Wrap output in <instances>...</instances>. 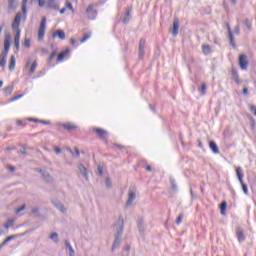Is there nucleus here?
<instances>
[{
  "mask_svg": "<svg viewBox=\"0 0 256 256\" xmlns=\"http://www.w3.org/2000/svg\"><path fill=\"white\" fill-rule=\"evenodd\" d=\"M23 17H27V2L22 3V13L18 12L12 23V29L13 31H16V35L14 36V46L16 47L17 51H19L20 49L21 29H19V27L21 25V19H23Z\"/></svg>",
  "mask_w": 256,
  "mask_h": 256,
  "instance_id": "nucleus-1",
  "label": "nucleus"
},
{
  "mask_svg": "<svg viewBox=\"0 0 256 256\" xmlns=\"http://www.w3.org/2000/svg\"><path fill=\"white\" fill-rule=\"evenodd\" d=\"M11 48V35L7 34L4 38V50L0 55V67L7 65V55H9V49Z\"/></svg>",
  "mask_w": 256,
  "mask_h": 256,
  "instance_id": "nucleus-2",
  "label": "nucleus"
},
{
  "mask_svg": "<svg viewBox=\"0 0 256 256\" xmlns=\"http://www.w3.org/2000/svg\"><path fill=\"white\" fill-rule=\"evenodd\" d=\"M236 175L238 177V181L242 185V191L244 192L245 195H249V189L247 188V184L243 183L244 175H243V170L241 169V167L236 168Z\"/></svg>",
  "mask_w": 256,
  "mask_h": 256,
  "instance_id": "nucleus-3",
  "label": "nucleus"
},
{
  "mask_svg": "<svg viewBox=\"0 0 256 256\" xmlns=\"http://www.w3.org/2000/svg\"><path fill=\"white\" fill-rule=\"evenodd\" d=\"M47 29V18H42V21L40 23V27L38 29V41H42L45 39V31Z\"/></svg>",
  "mask_w": 256,
  "mask_h": 256,
  "instance_id": "nucleus-4",
  "label": "nucleus"
},
{
  "mask_svg": "<svg viewBox=\"0 0 256 256\" xmlns=\"http://www.w3.org/2000/svg\"><path fill=\"white\" fill-rule=\"evenodd\" d=\"M239 66L242 71H247V67H249V60H247V55L241 54L239 56Z\"/></svg>",
  "mask_w": 256,
  "mask_h": 256,
  "instance_id": "nucleus-5",
  "label": "nucleus"
},
{
  "mask_svg": "<svg viewBox=\"0 0 256 256\" xmlns=\"http://www.w3.org/2000/svg\"><path fill=\"white\" fill-rule=\"evenodd\" d=\"M39 7H45L47 9H59V5H55V2L54 1H48V2H45V1H39Z\"/></svg>",
  "mask_w": 256,
  "mask_h": 256,
  "instance_id": "nucleus-6",
  "label": "nucleus"
},
{
  "mask_svg": "<svg viewBox=\"0 0 256 256\" xmlns=\"http://www.w3.org/2000/svg\"><path fill=\"white\" fill-rule=\"evenodd\" d=\"M69 49H66L62 52H60L58 55H57V59H56V63H63V61H65V59H67V57H69Z\"/></svg>",
  "mask_w": 256,
  "mask_h": 256,
  "instance_id": "nucleus-7",
  "label": "nucleus"
},
{
  "mask_svg": "<svg viewBox=\"0 0 256 256\" xmlns=\"http://www.w3.org/2000/svg\"><path fill=\"white\" fill-rule=\"evenodd\" d=\"M29 61L25 65V70L27 71L28 75H33L37 69V60H35L32 65L29 67Z\"/></svg>",
  "mask_w": 256,
  "mask_h": 256,
  "instance_id": "nucleus-8",
  "label": "nucleus"
},
{
  "mask_svg": "<svg viewBox=\"0 0 256 256\" xmlns=\"http://www.w3.org/2000/svg\"><path fill=\"white\" fill-rule=\"evenodd\" d=\"M172 35L174 37H177V35H179V18L174 19Z\"/></svg>",
  "mask_w": 256,
  "mask_h": 256,
  "instance_id": "nucleus-9",
  "label": "nucleus"
},
{
  "mask_svg": "<svg viewBox=\"0 0 256 256\" xmlns=\"http://www.w3.org/2000/svg\"><path fill=\"white\" fill-rule=\"evenodd\" d=\"M143 55H145V39H140L139 42V57L143 59Z\"/></svg>",
  "mask_w": 256,
  "mask_h": 256,
  "instance_id": "nucleus-10",
  "label": "nucleus"
},
{
  "mask_svg": "<svg viewBox=\"0 0 256 256\" xmlns=\"http://www.w3.org/2000/svg\"><path fill=\"white\" fill-rule=\"evenodd\" d=\"M209 148L211 149V151L213 153H215V155H218V153H219V146H217V143H215V141H210L209 142Z\"/></svg>",
  "mask_w": 256,
  "mask_h": 256,
  "instance_id": "nucleus-11",
  "label": "nucleus"
},
{
  "mask_svg": "<svg viewBox=\"0 0 256 256\" xmlns=\"http://www.w3.org/2000/svg\"><path fill=\"white\" fill-rule=\"evenodd\" d=\"M86 12L90 15L91 19H95V17H97V10L93 9V6H89Z\"/></svg>",
  "mask_w": 256,
  "mask_h": 256,
  "instance_id": "nucleus-12",
  "label": "nucleus"
},
{
  "mask_svg": "<svg viewBox=\"0 0 256 256\" xmlns=\"http://www.w3.org/2000/svg\"><path fill=\"white\" fill-rule=\"evenodd\" d=\"M63 129H66V131H76L77 129V125L73 124V123H67L62 125Z\"/></svg>",
  "mask_w": 256,
  "mask_h": 256,
  "instance_id": "nucleus-13",
  "label": "nucleus"
},
{
  "mask_svg": "<svg viewBox=\"0 0 256 256\" xmlns=\"http://www.w3.org/2000/svg\"><path fill=\"white\" fill-rule=\"evenodd\" d=\"M52 37L55 39V37H59L62 41L65 39V32L63 30H56L55 33L52 35Z\"/></svg>",
  "mask_w": 256,
  "mask_h": 256,
  "instance_id": "nucleus-14",
  "label": "nucleus"
},
{
  "mask_svg": "<svg viewBox=\"0 0 256 256\" xmlns=\"http://www.w3.org/2000/svg\"><path fill=\"white\" fill-rule=\"evenodd\" d=\"M15 65H16L15 55H12V56L10 57L9 70H10V71L15 70Z\"/></svg>",
  "mask_w": 256,
  "mask_h": 256,
  "instance_id": "nucleus-15",
  "label": "nucleus"
},
{
  "mask_svg": "<svg viewBox=\"0 0 256 256\" xmlns=\"http://www.w3.org/2000/svg\"><path fill=\"white\" fill-rule=\"evenodd\" d=\"M202 53H204V55H210L211 47L207 44L202 45Z\"/></svg>",
  "mask_w": 256,
  "mask_h": 256,
  "instance_id": "nucleus-16",
  "label": "nucleus"
},
{
  "mask_svg": "<svg viewBox=\"0 0 256 256\" xmlns=\"http://www.w3.org/2000/svg\"><path fill=\"white\" fill-rule=\"evenodd\" d=\"M94 131L100 136L101 138H104L107 135V131L101 129V128H96Z\"/></svg>",
  "mask_w": 256,
  "mask_h": 256,
  "instance_id": "nucleus-17",
  "label": "nucleus"
},
{
  "mask_svg": "<svg viewBox=\"0 0 256 256\" xmlns=\"http://www.w3.org/2000/svg\"><path fill=\"white\" fill-rule=\"evenodd\" d=\"M232 79L233 81H235V83H240V79H239V73H237V71H232Z\"/></svg>",
  "mask_w": 256,
  "mask_h": 256,
  "instance_id": "nucleus-18",
  "label": "nucleus"
},
{
  "mask_svg": "<svg viewBox=\"0 0 256 256\" xmlns=\"http://www.w3.org/2000/svg\"><path fill=\"white\" fill-rule=\"evenodd\" d=\"M67 9H69L70 11H73V5H71L69 2L66 3L65 8H62L60 10V13L63 15V13H65V11H67Z\"/></svg>",
  "mask_w": 256,
  "mask_h": 256,
  "instance_id": "nucleus-19",
  "label": "nucleus"
},
{
  "mask_svg": "<svg viewBox=\"0 0 256 256\" xmlns=\"http://www.w3.org/2000/svg\"><path fill=\"white\" fill-rule=\"evenodd\" d=\"M23 47H26L29 49L31 47V39L30 38H25L24 41L22 42Z\"/></svg>",
  "mask_w": 256,
  "mask_h": 256,
  "instance_id": "nucleus-20",
  "label": "nucleus"
},
{
  "mask_svg": "<svg viewBox=\"0 0 256 256\" xmlns=\"http://www.w3.org/2000/svg\"><path fill=\"white\" fill-rule=\"evenodd\" d=\"M135 197H136L135 193H134V192H131V193L129 194V198H128V201H127V205H131V203H133V201H135Z\"/></svg>",
  "mask_w": 256,
  "mask_h": 256,
  "instance_id": "nucleus-21",
  "label": "nucleus"
},
{
  "mask_svg": "<svg viewBox=\"0 0 256 256\" xmlns=\"http://www.w3.org/2000/svg\"><path fill=\"white\" fill-rule=\"evenodd\" d=\"M237 239H238V241H245V234L243 233V231L242 230H240V231H238L237 232Z\"/></svg>",
  "mask_w": 256,
  "mask_h": 256,
  "instance_id": "nucleus-22",
  "label": "nucleus"
},
{
  "mask_svg": "<svg viewBox=\"0 0 256 256\" xmlns=\"http://www.w3.org/2000/svg\"><path fill=\"white\" fill-rule=\"evenodd\" d=\"M13 239H17V235H11L8 236L2 243V245H7V243H9V241H13Z\"/></svg>",
  "mask_w": 256,
  "mask_h": 256,
  "instance_id": "nucleus-23",
  "label": "nucleus"
},
{
  "mask_svg": "<svg viewBox=\"0 0 256 256\" xmlns=\"http://www.w3.org/2000/svg\"><path fill=\"white\" fill-rule=\"evenodd\" d=\"M227 210V202H222L220 205V211L222 215H225V211Z\"/></svg>",
  "mask_w": 256,
  "mask_h": 256,
  "instance_id": "nucleus-24",
  "label": "nucleus"
},
{
  "mask_svg": "<svg viewBox=\"0 0 256 256\" xmlns=\"http://www.w3.org/2000/svg\"><path fill=\"white\" fill-rule=\"evenodd\" d=\"M57 57V50H54L51 54H50V56H49V58H48V63H51L52 61H53V59H55Z\"/></svg>",
  "mask_w": 256,
  "mask_h": 256,
  "instance_id": "nucleus-25",
  "label": "nucleus"
},
{
  "mask_svg": "<svg viewBox=\"0 0 256 256\" xmlns=\"http://www.w3.org/2000/svg\"><path fill=\"white\" fill-rule=\"evenodd\" d=\"M79 171L84 175V177H87V168H85V166L79 165Z\"/></svg>",
  "mask_w": 256,
  "mask_h": 256,
  "instance_id": "nucleus-26",
  "label": "nucleus"
},
{
  "mask_svg": "<svg viewBox=\"0 0 256 256\" xmlns=\"http://www.w3.org/2000/svg\"><path fill=\"white\" fill-rule=\"evenodd\" d=\"M206 91H207V84L203 83L200 90L201 95H205Z\"/></svg>",
  "mask_w": 256,
  "mask_h": 256,
  "instance_id": "nucleus-27",
  "label": "nucleus"
},
{
  "mask_svg": "<svg viewBox=\"0 0 256 256\" xmlns=\"http://www.w3.org/2000/svg\"><path fill=\"white\" fill-rule=\"evenodd\" d=\"M230 43L233 47H235V38L233 37V33H230L229 35Z\"/></svg>",
  "mask_w": 256,
  "mask_h": 256,
  "instance_id": "nucleus-28",
  "label": "nucleus"
},
{
  "mask_svg": "<svg viewBox=\"0 0 256 256\" xmlns=\"http://www.w3.org/2000/svg\"><path fill=\"white\" fill-rule=\"evenodd\" d=\"M182 221H183V214H180L176 220L177 225H181Z\"/></svg>",
  "mask_w": 256,
  "mask_h": 256,
  "instance_id": "nucleus-29",
  "label": "nucleus"
},
{
  "mask_svg": "<svg viewBox=\"0 0 256 256\" xmlns=\"http://www.w3.org/2000/svg\"><path fill=\"white\" fill-rule=\"evenodd\" d=\"M91 37V34H85L84 37L81 39V43H85V41H87V39H89Z\"/></svg>",
  "mask_w": 256,
  "mask_h": 256,
  "instance_id": "nucleus-30",
  "label": "nucleus"
},
{
  "mask_svg": "<svg viewBox=\"0 0 256 256\" xmlns=\"http://www.w3.org/2000/svg\"><path fill=\"white\" fill-rule=\"evenodd\" d=\"M16 125H18V127H25V123L23 120H17Z\"/></svg>",
  "mask_w": 256,
  "mask_h": 256,
  "instance_id": "nucleus-31",
  "label": "nucleus"
},
{
  "mask_svg": "<svg viewBox=\"0 0 256 256\" xmlns=\"http://www.w3.org/2000/svg\"><path fill=\"white\" fill-rule=\"evenodd\" d=\"M249 109L253 113V115H255V117H256V107L254 105H250Z\"/></svg>",
  "mask_w": 256,
  "mask_h": 256,
  "instance_id": "nucleus-32",
  "label": "nucleus"
},
{
  "mask_svg": "<svg viewBox=\"0 0 256 256\" xmlns=\"http://www.w3.org/2000/svg\"><path fill=\"white\" fill-rule=\"evenodd\" d=\"M21 211H25V205H22L20 208L16 210V215H19Z\"/></svg>",
  "mask_w": 256,
  "mask_h": 256,
  "instance_id": "nucleus-33",
  "label": "nucleus"
},
{
  "mask_svg": "<svg viewBox=\"0 0 256 256\" xmlns=\"http://www.w3.org/2000/svg\"><path fill=\"white\" fill-rule=\"evenodd\" d=\"M66 247H68L70 249V255L73 256V247H71V244H69L68 242H66Z\"/></svg>",
  "mask_w": 256,
  "mask_h": 256,
  "instance_id": "nucleus-34",
  "label": "nucleus"
},
{
  "mask_svg": "<svg viewBox=\"0 0 256 256\" xmlns=\"http://www.w3.org/2000/svg\"><path fill=\"white\" fill-rule=\"evenodd\" d=\"M245 25L248 27V29H251V21H249V19L245 20Z\"/></svg>",
  "mask_w": 256,
  "mask_h": 256,
  "instance_id": "nucleus-35",
  "label": "nucleus"
},
{
  "mask_svg": "<svg viewBox=\"0 0 256 256\" xmlns=\"http://www.w3.org/2000/svg\"><path fill=\"white\" fill-rule=\"evenodd\" d=\"M21 97H23V94L14 96V97L12 98V101H17V99H21Z\"/></svg>",
  "mask_w": 256,
  "mask_h": 256,
  "instance_id": "nucleus-36",
  "label": "nucleus"
},
{
  "mask_svg": "<svg viewBox=\"0 0 256 256\" xmlns=\"http://www.w3.org/2000/svg\"><path fill=\"white\" fill-rule=\"evenodd\" d=\"M57 237H58L57 233H52V234L50 235V239H52V240L57 239Z\"/></svg>",
  "mask_w": 256,
  "mask_h": 256,
  "instance_id": "nucleus-37",
  "label": "nucleus"
},
{
  "mask_svg": "<svg viewBox=\"0 0 256 256\" xmlns=\"http://www.w3.org/2000/svg\"><path fill=\"white\" fill-rule=\"evenodd\" d=\"M98 173H99V175H103V167L102 166H98Z\"/></svg>",
  "mask_w": 256,
  "mask_h": 256,
  "instance_id": "nucleus-38",
  "label": "nucleus"
},
{
  "mask_svg": "<svg viewBox=\"0 0 256 256\" xmlns=\"http://www.w3.org/2000/svg\"><path fill=\"white\" fill-rule=\"evenodd\" d=\"M227 29H228V35L230 36L231 33H233V32L231 31V26H229V24L227 25Z\"/></svg>",
  "mask_w": 256,
  "mask_h": 256,
  "instance_id": "nucleus-39",
  "label": "nucleus"
},
{
  "mask_svg": "<svg viewBox=\"0 0 256 256\" xmlns=\"http://www.w3.org/2000/svg\"><path fill=\"white\" fill-rule=\"evenodd\" d=\"M106 185L108 186V187H111V180L108 178V179H106Z\"/></svg>",
  "mask_w": 256,
  "mask_h": 256,
  "instance_id": "nucleus-40",
  "label": "nucleus"
},
{
  "mask_svg": "<svg viewBox=\"0 0 256 256\" xmlns=\"http://www.w3.org/2000/svg\"><path fill=\"white\" fill-rule=\"evenodd\" d=\"M59 209H60V211H61L62 213H65V207L60 206Z\"/></svg>",
  "mask_w": 256,
  "mask_h": 256,
  "instance_id": "nucleus-41",
  "label": "nucleus"
},
{
  "mask_svg": "<svg viewBox=\"0 0 256 256\" xmlns=\"http://www.w3.org/2000/svg\"><path fill=\"white\" fill-rule=\"evenodd\" d=\"M9 9H16V7H13V2L9 4Z\"/></svg>",
  "mask_w": 256,
  "mask_h": 256,
  "instance_id": "nucleus-42",
  "label": "nucleus"
},
{
  "mask_svg": "<svg viewBox=\"0 0 256 256\" xmlns=\"http://www.w3.org/2000/svg\"><path fill=\"white\" fill-rule=\"evenodd\" d=\"M235 31H236V34L239 35V31H240L239 26H237V27L235 28Z\"/></svg>",
  "mask_w": 256,
  "mask_h": 256,
  "instance_id": "nucleus-43",
  "label": "nucleus"
},
{
  "mask_svg": "<svg viewBox=\"0 0 256 256\" xmlns=\"http://www.w3.org/2000/svg\"><path fill=\"white\" fill-rule=\"evenodd\" d=\"M70 43H71V45H75V43H76L75 39H70Z\"/></svg>",
  "mask_w": 256,
  "mask_h": 256,
  "instance_id": "nucleus-44",
  "label": "nucleus"
},
{
  "mask_svg": "<svg viewBox=\"0 0 256 256\" xmlns=\"http://www.w3.org/2000/svg\"><path fill=\"white\" fill-rule=\"evenodd\" d=\"M248 91H249V90H248L247 88H244V89H243L244 95H247Z\"/></svg>",
  "mask_w": 256,
  "mask_h": 256,
  "instance_id": "nucleus-45",
  "label": "nucleus"
},
{
  "mask_svg": "<svg viewBox=\"0 0 256 256\" xmlns=\"http://www.w3.org/2000/svg\"><path fill=\"white\" fill-rule=\"evenodd\" d=\"M14 221V219L8 220L9 225H13Z\"/></svg>",
  "mask_w": 256,
  "mask_h": 256,
  "instance_id": "nucleus-46",
  "label": "nucleus"
},
{
  "mask_svg": "<svg viewBox=\"0 0 256 256\" xmlns=\"http://www.w3.org/2000/svg\"><path fill=\"white\" fill-rule=\"evenodd\" d=\"M56 153H61V148H55Z\"/></svg>",
  "mask_w": 256,
  "mask_h": 256,
  "instance_id": "nucleus-47",
  "label": "nucleus"
},
{
  "mask_svg": "<svg viewBox=\"0 0 256 256\" xmlns=\"http://www.w3.org/2000/svg\"><path fill=\"white\" fill-rule=\"evenodd\" d=\"M9 170H10V171H15V167L10 166V167H9Z\"/></svg>",
  "mask_w": 256,
  "mask_h": 256,
  "instance_id": "nucleus-48",
  "label": "nucleus"
},
{
  "mask_svg": "<svg viewBox=\"0 0 256 256\" xmlns=\"http://www.w3.org/2000/svg\"><path fill=\"white\" fill-rule=\"evenodd\" d=\"M119 222L121 223V225H123V218L122 217L119 218Z\"/></svg>",
  "mask_w": 256,
  "mask_h": 256,
  "instance_id": "nucleus-49",
  "label": "nucleus"
},
{
  "mask_svg": "<svg viewBox=\"0 0 256 256\" xmlns=\"http://www.w3.org/2000/svg\"><path fill=\"white\" fill-rule=\"evenodd\" d=\"M146 171H151V166H147Z\"/></svg>",
  "mask_w": 256,
  "mask_h": 256,
  "instance_id": "nucleus-50",
  "label": "nucleus"
},
{
  "mask_svg": "<svg viewBox=\"0 0 256 256\" xmlns=\"http://www.w3.org/2000/svg\"><path fill=\"white\" fill-rule=\"evenodd\" d=\"M28 121H35V122H37V120L33 119V118H29Z\"/></svg>",
  "mask_w": 256,
  "mask_h": 256,
  "instance_id": "nucleus-51",
  "label": "nucleus"
},
{
  "mask_svg": "<svg viewBox=\"0 0 256 256\" xmlns=\"http://www.w3.org/2000/svg\"><path fill=\"white\" fill-rule=\"evenodd\" d=\"M37 211H39L38 209H34L32 210V213H37Z\"/></svg>",
  "mask_w": 256,
  "mask_h": 256,
  "instance_id": "nucleus-52",
  "label": "nucleus"
},
{
  "mask_svg": "<svg viewBox=\"0 0 256 256\" xmlns=\"http://www.w3.org/2000/svg\"><path fill=\"white\" fill-rule=\"evenodd\" d=\"M3 87V81H0V89Z\"/></svg>",
  "mask_w": 256,
  "mask_h": 256,
  "instance_id": "nucleus-53",
  "label": "nucleus"
},
{
  "mask_svg": "<svg viewBox=\"0 0 256 256\" xmlns=\"http://www.w3.org/2000/svg\"><path fill=\"white\" fill-rule=\"evenodd\" d=\"M76 155H79V150L78 149H76Z\"/></svg>",
  "mask_w": 256,
  "mask_h": 256,
  "instance_id": "nucleus-54",
  "label": "nucleus"
},
{
  "mask_svg": "<svg viewBox=\"0 0 256 256\" xmlns=\"http://www.w3.org/2000/svg\"><path fill=\"white\" fill-rule=\"evenodd\" d=\"M5 227H6V229H9V224H6Z\"/></svg>",
  "mask_w": 256,
  "mask_h": 256,
  "instance_id": "nucleus-55",
  "label": "nucleus"
},
{
  "mask_svg": "<svg viewBox=\"0 0 256 256\" xmlns=\"http://www.w3.org/2000/svg\"><path fill=\"white\" fill-rule=\"evenodd\" d=\"M115 245H116V244H114V245L112 246V250H114V249H115Z\"/></svg>",
  "mask_w": 256,
  "mask_h": 256,
  "instance_id": "nucleus-56",
  "label": "nucleus"
},
{
  "mask_svg": "<svg viewBox=\"0 0 256 256\" xmlns=\"http://www.w3.org/2000/svg\"><path fill=\"white\" fill-rule=\"evenodd\" d=\"M120 233H123V228L120 229Z\"/></svg>",
  "mask_w": 256,
  "mask_h": 256,
  "instance_id": "nucleus-57",
  "label": "nucleus"
},
{
  "mask_svg": "<svg viewBox=\"0 0 256 256\" xmlns=\"http://www.w3.org/2000/svg\"><path fill=\"white\" fill-rule=\"evenodd\" d=\"M1 247H3V245H2V246H0V249H1Z\"/></svg>",
  "mask_w": 256,
  "mask_h": 256,
  "instance_id": "nucleus-58",
  "label": "nucleus"
}]
</instances>
